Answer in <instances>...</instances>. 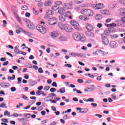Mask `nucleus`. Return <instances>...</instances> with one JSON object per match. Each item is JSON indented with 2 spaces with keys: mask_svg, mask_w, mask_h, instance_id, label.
Masks as SVG:
<instances>
[{
  "mask_svg": "<svg viewBox=\"0 0 125 125\" xmlns=\"http://www.w3.org/2000/svg\"><path fill=\"white\" fill-rule=\"evenodd\" d=\"M73 38L75 41H78V42L81 41V42H83L85 40V37L83 35H81V34L75 32L73 35Z\"/></svg>",
  "mask_w": 125,
  "mask_h": 125,
  "instance_id": "nucleus-1",
  "label": "nucleus"
},
{
  "mask_svg": "<svg viewBox=\"0 0 125 125\" xmlns=\"http://www.w3.org/2000/svg\"><path fill=\"white\" fill-rule=\"evenodd\" d=\"M92 7L93 9H95V10H98L99 9H103L105 7V5L103 3H98L93 4Z\"/></svg>",
  "mask_w": 125,
  "mask_h": 125,
  "instance_id": "nucleus-2",
  "label": "nucleus"
},
{
  "mask_svg": "<svg viewBox=\"0 0 125 125\" xmlns=\"http://www.w3.org/2000/svg\"><path fill=\"white\" fill-rule=\"evenodd\" d=\"M61 4H62V1H57L55 2V5L54 6L51 7V9H52V10L56 11V10H58L59 9V6H60Z\"/></svg>",
  "mask_w": 125,
  "mask_h": 125,
  "instance_id": "nucleus-3",
  "label": "nucleus"
},
{
  "mask_svg": "<svg viewBox=\"0 0 125 125\" xmlns=\"http://www.w3.org/2000/svg\"><path fill=\"white\" fill-rule=\"evenodd\" d=\"M36 29L41 34H46V28L41 25L36 26Z\"/></svg>",
  "mask_w": 125,
  "mask_h": 125,
  "instance_id": "nucleus-4",
  "label": "nucleus"
},
{
  "mask_svg": "<svg viewBox=\"0 0 125 125\" xmlns=\"http://www.w3.org/2000/svg\"><path fill=\"white\" fill-rule=\"evenodd\" d=\"M73 1H70L69 3H63L62 6L65 9H73Z\"/></svg>",
  "mask_w": 125,
  "mask_h": 125,
  "instance_id": "nucleus-5",
  "label": "nucleus"
},
{
  "mask_svg": "<svg viewBox=\"0 0 125 125\" xmlns=\"http://www.w3.org/2000/svg\"><path fill=\"white\" fill-rule=\"evenodd\" d=\"M101 36L102 37V40L104 44L105 45H107V44H109V39H108L106 37L104 36V34H101Z\"/></svg>",
  "mask_w": 125,
  "mask_h": 125,
  "instance_id": "nucleus-6",
  "label": "nucleus"
},
{
  "mask_svg": "<svg viewBox=\"0 0 125 125\" xmlns=\"http://www.w3.org/2000/svg\"><path fill=\"white\" fill-rule=\"evenodd\" d=\"M64 30H65L66 32H68V33H71V32H73V31H74V29H73V28H72V26L68 24H65V26H64Z\"/></svg>",
  "mask_w": 125,
  "mask_h": 125,
  "instance_id": "nucleus-7",
  "label": "nucleus"
},
{
  "mask_svg": "<svg viewBox=\"0 0 125 125\" xmlns=\"http://www.w3.org/2000/svg\"><path fill=\"white\" fill-rule=\"evenodd\" d=\"M48 21L50 25H55L57 23L56 18L54 17L50 18Z\"/></svg>",
  "mask_w": 125,
  "mask_h": 125,
  "instance_id": "nucleus-8",
  "label": "nucleus"
},
{
  "mask_svg": "<svg viewBox=\"0 0 125 125\" xmlns=\"http://www.w3.org/2000/svg\"><path fill=\"white\" fill-rule=\"evenodd\" d=\"M117 13L122 16H125V8H122L118 10Z\"/></svg>",
  "mask_w": 125,
  "mask_h": 125,
  "instance_id": "nucleus-9",
  "label": "nucleus"
},
{
  "mask_svg": "<svg viewBox=\"0 0 125 125\" xmlns=\"http://www.w3.org/2000/svg\"><path fill=\"white\" fill-rule=\"evenodd\" d=\"M117 24L118 26H119V27H125V22L123 21L118 20Z\"/></svg>",
  "mask_w": 125,
  "mask_h": 125,
  "instance_id": "nucleus-10",
  "label": "nucleus"
},
{
  "mask_svg": "<svg viewBox=\"0 0 125 125\" xmlns=\"http://www.w3.org/2000/svg\"><path fill=\"white\" fill-rule=\"evenodd\" d=\"M49 35L51 38H57L58 36H59V34H58V32L56 31H54L50 32L49 33Z\"/></svg>",
  "mask_w": 125,
  "mask_h": 125,
  "instance_id": "nucleus-11",
  "label": "nucleus"
},
{
  "mask_svg": "<svg viewBox=\"0 0 125 125\" xmlns=\"http://www.w3.org/2000/svg\"><path fill=\"white\" fill-rule=\"evenodd\" d=\"M44 4L45 6H51L52 5V1L51 0H45Z\"/></svg>",
  "mask_w": 125,
  "mask_h": 125,
  "instance_id": "nucleus-12",
  "label": "nucleus"
},
{
  "mask_svg": "<svg viewBox=\"0 0 125 125\" xmlns=\"http://www.w3.org/2000/svg\"><path fill=\"white\" fill-rule=\"evenodd\" d=\"M101 13L103 15H106L108 16V15H110V12L107 10H103L101 11Z\"/></svg>",
  "mask_w": 125,
  "mask_h": 125,
  "instance_id": "nucleus-13",
  "label": "nucleus"
},
{
  "mask_svg": "<svg viewBox=\"0 0 125 125\" xmlns=\"http://www.w3.org/2000/svg\"><path fill=\"white\" fill-rule=\"evenodd\" d=\"M86 28L88 31H92L93 30V26L89 23L86 24Z\"/></svg>",
  "mask_w": 125,
  "mask_h": 125,
  "instance_id": "nucleus-14",
  "label": "nucleus"
},
{
  "mask_svg": "<svg viewBox=\"0 0 125 125\" xmlns=\"http://www.w3.org/2000/svg\"><path fill=\"white\" fill-rule=\"evenodd\" d=\"M109 45L112 48H115L117 46V42L115 41H111L109 43Z\"/></svg>",
  "mask_w": 125,
  "mask_h": 125,
  "instance_id": "nucleus-15",
  "label": "nucleus"
},
{
  "mask_svg": "<svg viewBox=\"0 0 125 125\" xmlns=\"http://www.w3.org/2000/svg\"><path fill=\"white\" fill-rule=\"evenodd\" d=\"M88 10V9H82L81 11V13L83 15H85V16H87Z\"/></svg>",
  "mask_w": 125,
  "mask_h": 125,
  "instance_id": "nucleus-16",
  "label": "nucleus"
},
{
  "mask_svg": "<svg viewBox=\"0 0 125 125\" xmlns=\"http://www.w3.org/2000/svg\"><path fill=\"white\" fill-rule=\"evenodd\" d=\"M14 52L15 53H16V54H20V50H19V46H16L14 49Z\"/></svg>",
  "mask_w": 125,
  "mask_h": 125,
  "instance_id": "nucleus-17",
  "label": "nucleus"
},
{
  "mask_svg": "<svg viewBox=\"0 0 125 125\" xmlns=\"http://www.w3.org/2000/svg\"><path fill=\"white\" fill-rule=\"evenodd\" d=\"M85 35L87 37H94V34L91 31H86Z\"/></svg>",
  "mask_w": 125,
  "mask_h": 125,
  "instance_id": "nucleus-18",
  "label": "nucleus"
},
{
  "mask_svg": "<svg viewBox=\"0 0 125 125\" xmlns=\"http://www.w3.org/2000/svg\"><path fill=\"white\" fill-rule=\"evenodd\" d=\"M10 85V84L9 83H0V86L2 87H8Z\"/></svg>",
  "mask_w": 125,
  "mask_h": 125,
  "instance_id": "nucleus-19",
  "label": "nucleus"
},
{
  "mask_svg": "<svg viewBox=\"0 0 125 125\" xmlns=\"http://www.w3.org/2000/svg\"><path fill=\"white\" fill-rule=\"evenodd\" d=\"M70 23L71 25L74 27H78V26H79V23H78L77 21L73 20L70 21Z\"/></svg>",
  "mask_w": 125,
  "mask_h": 125,
  "instance_id": "nucleus-20",
  "label": "nucleus"
},
{
  "mask_svg": "<svg viewBox=\"0 0 125 125\" xmlns=\"http://www.w3.org/2000/svg\"><path fill=\"white\" fill-rule=\"evenodd\" d=\"M79 18L83 21H88L89 20V18L86 16H79Z\"/></svg>",
  "mask_w": 125,
  "mask_h": 125,
  "instance_id": "nucleus-21",
  "label": "nucleus"
},
{
  "mask_svg": "<svg viewBox=\"0 0 125 125\" xmlns=\"http://www.w3.org/2000/svg\"><path fill=\"white\" fill-rule=\"evenodd\" d=\"M66 24H63L62 23L60 22L58 23V26L61 30H64Z\"/></svg>",
  "mask_w": 125,
  "mask_h": 125,
  "instance_id": "nucleus-22",
  "label": "nucleus"
},
{
  "mask_svg": "<svg viewBox=\"0 0 125 125\" xmlns=\"http://www.w3.org/2000/svg\"><path fill=\"white\" fill-rule=\"evenodd\" d=\"M93 14H94V12H93V11L90 9H88L87 16H92Z\"/></svg>",
  "mask_w": 125,
  "mask_h": 125,
  "instance_id": "nucleus-23",
  "label": "nucleus"
},
{
  "mask_svg": "<svg viewBox=\"0 0 125 125\" xmlns=\"http://www.w3.org/2000/svg\"><path fill=\"white\" fill-rule=\"evenodd\" d=\"M57 92L58 93H65V92H66V90H65V88L64 87H62V88H61L60 89L58 90L57 91Z\"/></svg>",
  "mask_w": 125,
  "mask_h": 125,
  "instance_id": "nucleus-24",
  "label": "nucleus"
},
{
  "mask_svg": "<svg viewBox=\"0 0 125 125\" xmlns=\"http://www.w3.org/2000/svg\"><path fill=\"white\" fill-rule=\"evenodd\" d=\"M112 30V29H111V28H109L108 30H105L104 32V35H105V36H109L110 35V31L112 32V31L111 30Z\"/></svg>",
  "mask_w": 125,
  "mask_h": 125,
  "instance_id": "nucleus-25",
  "label": "nucleus"
},
{
  "mask_svg": "<svg viewBox=\"0 0 125 125\" xmlns=\"http://www.w3.org/2000/svg\"><path fill=\"white\" fill-rule=\"evenodd\" d=\"M28 27L29 28V29H30V30L33 31V30L35 29V25H34V24L33 23H30V24L28 25Z\"/></svg>",
  "mask_w": 125,
  "mask_h": 125,
  "instance_id": "nucleus-26",
  "label": "nucleus"
},
{
  "mask_svg": "<svg viewBox=\"0 0 125 125\" xmlns=\"http://www.w3.org/2000/svg\"><path fill=\"white\" fill-rule=\"evenodd\" d=\"M59 13L61 14V15H64V14H65V10L63 8H61L59 10Z\"/></svg>",
  "mask_w": 125,
  "mask_h": 125,
  "instance_id": "nucleus-27",
  "label": "nucleus"
},
{
  "mask_svg": "<svg viewBox=\"0 0 125 125\" xmlns=\"http://www.w3.org/2000/svg\"><path fill=\"white\" fill-rule=\"evenodd\" d=\"M59 18L62 22L66 21V16H59Z\"/></svg>",
  "mask_w": 125,
  "mask_h": 125,
  "instance_id": "nucleus-28",
  "label": "nucleus"
},
{
  "mask_svg": "<svg viewBox=\"0 0 125 125\" xmlns=\"http://www.w3.org/2000/svg\"><path fill=\"white\" fill-rule=\"evenodd\" d=\"M59 41H61V42H65V41H66V37H64V36H60L59 38Z\"/></svg>",
  "mask_w": 125,
  "mask_h": 125,
  "instance_id": "nucleus-29",
  "label": "nucleus"
},
{
  "mask_svg": "<svg viewBox=\"0 0 125 125\" xmlns=\"http://www.w3.org/2000/svg\"><path fill=\"white\" fill-rule=\"evenodd\" d=\"M88 110L86 108H83L79 111V113H87Z\"/></svg>",
  "mask_w": 125,
  "mask_h": 125,
  "instance_id": "nucleus-30",
  "label": "nucleus"
},
{
  "mask_svg": "<svg viewBox=\"0 0 125 125\" xmlns=\"http://www.w3.org/2000/svg\"><path fill=\"white\" fill-rule=\"evenodd\" d=\"M33 14H35V15H38V14H39V11H38V10H36L35 8H33Z\"/></svg>",
  "mask_w": 125,
  "mask_h": 125,
  "instance_id": "nucleus-31",
  "label": "nucleus"
},
{
  "mask_svg": "<svg viewBox=\"0 0 125 125\" xmlns=\"http://www.w3.org/2000/svg\"><path fill=\"white\" fill-rule=\"evenodd\" d=\"M7 115L8 117H10V112H8V111L6 110L4 112V116H6Z\"/></svg>",
  "mask_w": 125,
  "mask_h": 125,
  "instance_id": "nucleus-32",
  "label": "nucleus"
},
{
  "mask_svg": "<svg viewBox=\"0 0 125 125\" xmlns=\"http://www.w3.org/2000/svg\"><path fill=\"white\" fill-rule=\"evenodd\" d=\"M47 15H52L53 14V11L51 10H48L47 11Z\"/></svg>",
  "mask_w": 125,
  "mask_h": 125,
  "instance_id": "nucleus-33",
  "label": "nucleus"
},
{
  "mask_svg": "<svg viewBox=\"0 0 125 125\" xmlns=\"http://www.w3.org/2000/svg\"><path fill=\"white\" fill-rule=\"evenodd\" d=\"M65 16H72V13L71 11H67L65 13Z\"/></svg>",
  "mask_w": 125,
  "mask_h": 125,
  "instance_id": "nucleus-34",
  "label": "nucleus"
},
{
  "mask_svg": "<svg viewBox=\"0 0 125 125\" xmlns=\"http://www.w3.org/2000/svg\"><path fill=\"white\" fill-rule=\"evenodd\" d=\"M7 108V106H6V104L4 103H2L1 104H0V108Z\"/></svg>",
  "mask_w": 125,
  "mask_h": 125,
  "instance_id": "nucleus-35",
  "label": "nucleus"
},
{
  "mask_svg": "<svg viewBox=\"0 0 125 125\" xmlns=\"http://www.w3.org/2000/svg\"><path fill=\"white\" fill-rule=\"evenodd\" d=\"M72 55H73V56H83V54L81 53H73L72 54Z\"/></svg>",
  "mask_w": 125,
  "mask_h": 125,
  "instance_id": "nucleus-36",
  "label": "nucleus"
},
{
  "mask_svg": "<svg viewBox=\"0 0 125 125\" xmlns=\"http://www.w3.org/2000/svg\"><path fill=\"white\" fill-rule=\"evenodd\" d=\"M83 0H75V2L77 3V4H80L82 3H83Z\"/></svg>",
  "mask_w": 125,
  "mask_h": 125,
  "instance_id": "nucleus-37",
  "label": "nucleus"
},
{
  "mask_svg": "<svg viewBox=\"0 0 125 125\" xmlns=\"http://www.w3.org/2000/svg\"><path fill=\"white\" fill-rule=\"evenodd\" d=\"M28 6L26 5H23L21 7L22 10H28Z\"/></svg>",
  "mask_w": 125,
  "mask_h": 125,
  "instance_id": "nucleus-38",
  "label": "nucleus"
},
{
  "mask_svg": "<svg viewBox=\"0 0 125 125\" xmlns=\"http://www.w3.org/2000/svg\"><path fill=\"white\" fill-rule=\"evenodd\" d=\"M102 51L101 50H99L98 51H96V52H94L93 54L95 55L96 56H98L99 55V53Z\"/></svg>",
  "mask_w": 125,
  "mask_h": 125,
  "instance_id": "nucleus-39",
  "label": "nucleus"
},
{
  "mask_svg": "<svg viewBox=\"0 0 125 125\" xmlns=\"http://www.w3.org/2000/svg\"><path fill=\"white\" fill-rule=\"evenodd\" d=\"M86 102H94V100L92 98H89L86 100Z\"/></svg>",
  "mask_w": 125,
  "mask_h": 125,
  "instance_id": "nucleus-40",
  "label": "nucleus"
},
{
  "mask_svg": "<svg viewBox=\"0 0 125 125\" xmlns=\"http://www.w3.org/2000/svg\"><path fill=\"white\" fill-rule=\"evenodd\" d=\"M13 116H14V117H16V118H17V117H21L22 116V114H18L17 113H14L13 114Z\"/></svg>",
  "mask_w": 125,
  "mask_h": 125,
  "instance_id": "nucleus-41",
  "label": "nucleus"
},
{
  "mask_svg": "<svg viewBox=\"0 0 125 125\" xmlns=\"http://www.w3.org/2000/svg\"><path fill=\"white\" fill-rule=\"evenodd\" d=\"M95 18L96 20H98V21H99V20H101V19H102V17H101V16H95Z\"/></svg>",
  "mask_w": 125,
  "mask_h": 125,
  "instance_id": "nucleus-42",
  "label": "nucleus"
},
{
  "mask_svg": "<svg viewBox=\"0 0 125 125\" xmlns=\"http://www.w3.org/2000/svg\"><path fill=\"white\" fill-rule=\"evenodd\" d=\"M49 88H50V87L49 86H45L44 87L43 89L45 91H47V90H48V89H49Z\"/></svg>",
  "mask_w": 125,
  "mask_h": 125,
  "instance_id": "nucleus-43",
  "label": "nucleus"
},
{
  "mask_svg": "<svg viewBox=\"0 0 125 125\" xmlns=\"http://www.w3.org/2000/svg\"><path fill=\"white\" fill-rule=\"evenodd\" d=\"M19 121L21 122V123L23 122H27V120L25 118H20L19 119Z\"/></svg>",
  "mask_w": 125,
  "mask_h": 125,
  "instance_id": "nucleus-44",
  "label": "nucleus"
},
{
  "mask_svg": "<svg viewBox=\"0 0 125 125\" xmlns=\"http://www.w3.org/2000/svg\"><path fill=\"white\" fill-rule=\"evenodd\" d=\"M12 76H13V77H9V76L8 78V80H14L15 79V75H13Z\"/></svg>",
  "mask_w": 125,
  "mask_h": 125,
  "instance_id": "nucleus-45",
  "label": "nucleus"
},
{
  "mask_svg": "<svg viewBox=\"0 0 125 125\" xmlns=\"http://www.w3.org/2000/svg\"><path fill=\"white\" fill-rule=\"evenodd\" d=\"M119 2L121 3V4H123V5H125V0H120Z\"/></svg>",
  "mask_w": 125,
  "mask_h": 125,
  "instance_id": "nucleus-46",
  "label": "nucleus"
},
{
  "mask_svg": "<svg viewBox=\"0 0 125 125\" xmlns=\"http://www.w3.org/2000/svg\"><path fill=\"white\" fill-rule=\"evenodd\" d=\"M38 72L39 73H40V74H42V73H43V70H42V67H40L38 69Z\"/></svg>",
  "mask_w": 125,
  "mask_h": 125,
  "instance_id": "nucleus-47",
  "label": "nucleus"
},
{
  "mask_svg": "<svg viewBox=\"0 0 125 125\" xmlns=\"http://www.w3.org/2000/svg\"><path fill=\"white\" fill-rule=\"evenodd\" d=\"M56 89L55 88H51L50 89V92H55Z\"/></svg>",
  "mask_w": 125,
  "mask_h": 125,
  "instance_id": "nucleus-48",
  "label": "nucleus"
},
{
  "mask_svg": "<svg viewBox=\"0 0 125 125\" xmlns=\"http://www.w3.org/2000/svg\"><path fill=\"white\" fill-rule=\"evenodd\" d=\"M110 27L111 28H114V27H117V24L115 23H110Z\"/></svg>",
  "mask_w": 125,
  "mask_h": 125,
  "instance_id": "nucleus-49",
  "label": "nucleus"
},
{
  "mask_svg": "<svg viewBox=\"0 0 125 125\" xmlns=\"http://www.w3.org/2000/svg\"><path fill=\"white\" fill-rule=\"evenodd\" d=\"M18 83H21V82H22V78L21 77L18 78Z\"/></svg>",
  "mask_w": 125,
  "mask_h": 125,
  "instance_id": "nucleus-50",
  "label": "nucleus"
},
{
  "mask_svg": "<svg viewBox=\"0 0 125 125\" xmlns=\"http://www.w3.org/2000/svg\"><path fill=\"white\" fill-rule=\"evenodd\" d=\"M77 81L80 83H83V80L82 79H79L77 80Z\"/></svg>",
  "mask_w": 125,
  "mask_h": 125,
  "instance_id": "nucleus-51",
  "label": "nucleus"
},
{
  "mask_svg": "<svg viewBox=\"0 0 125 125\" xmlns=\"http://www.w3.org/2000/svg\"><path fill=\"white\" fill-rule=\"evenodd\" d=\"M52 86H54V87H57V83H56V82H54L52 83Z\"/></svg>",
  "mask_w": 125,
  "mask_h": 125,
  "instance_id": "nucleus-52",
  "label": "nucleus"
},
{
  "mask_svg": "<svg viewBox=\"0 0 125 125\" xmlns=\"http://www.w3.org/2000/svg\"><path fill=\"white\" fill-rule=\"evenodd\" d=\"M101 80H102V76H98L97 78V80L99 82L101 81Z\"/></svg>",
  "mask_w": 125,
  "mask_h": 125,
  "instance_id": "nucleus-53",
  "label": "nucleus"
},
{
  "mask_svg": "<svg viewBox=\"0 0 125 125\" xmlns=\"http://www.w3.org/2000/svg\"><path fill=\"white\" fill-rule=\"evenodd\" d=\"M23 21L25 22V23H31L30 20H28L27 19H23Z\"/></svg>",
  "mask_w": 125,
  "mask_h": 125,
  "instance_id": "nucleus-54",
  "label": "nucleus"
},
{
  "mask_svg": "<svg viewBox=\"0 0 125 125\" xmlns=\"http://www.w3.org/2000/svg\"><path fill=\"white\" fill-rule=\"evenodd\" d=\"M16 19H17V21H18L19 23H21V19L19 17H16Z\"/></svg>",
  "mask_w": 125,
  "mask_h": 125,
  "instance_id": "nucleus-55",
  "label": "nucleus"
},
{
  "mask_svg": "<svg viewBox=\"0 0 125 125\" xmlns=\"http://www.w3.org/2000/svg\"><path fill=\"white\" fill-rule=\"evenodd\" d=\"M11 90L12 92L16 91V88L15 87H12L11 88Z\"/></svg>",
  "mask_w": 125,
  "mask_h": 125,
  "instance_id": "nucleus-56",
  "label": "nucleus"
},
{
  "mask_svg": "<svg viewBox=\"0 0 125 125\" xmlns=\"http://www.w3.org/2000/svg\"><path fill=\"white\" fill-rule=\"evenodd\" d=\"M22 98L24 99V100H27V101L29 100V98H28L25 95H23Z\"/></svg>",
  "mask_w": 125,
  "mask_h": 125,
  "instance_id": "nucleus-57",
  "label": "nucleus"
},
{
  "mask_svg": "<svg viewBox=\"0 0 125 125\" xmlns=\"http://www.w3.org/2000/svg\"><path fill=\"white\" fill-rule=\"evenodd\" d=\"M111 21H112V19L109 18V19H107L106 20L105 22H106V23H109V22H111Z\"/></svg>",
  "mask_w": 125,
  "mask_h": 125,
  "instance_id": "nucleus-58",
  "label": "nucleus"
},
{
  "mask_svg": "<svg viewBox=\"0 0 125 125\" xmlns=\"http://www.w3.org/2000/svg\"><path fill=\"white\" fill-rule=\"evenodd\" d=\"M63 119L64 120H68V119H69V117H68V115H65L64 116H63Z\"/></svg>",
  "mask_w": 125,
  "mask_h": 125,
  "instance_id": "nucleus-59",
  "label": "nucleus"
},
{
  "mask_svg": "<svg viewBox=\"0 0 125 125\" xmlns=\"http://www.w3.org/2000/svg\"><path fill=\"white\" fill-rule=\"evenodd\" d=\"M97 27H98V28H102V24L98 23L97 25Z\"/></svg>",
  "mask_w": 125,
  "mask_h": 125,
  "instance_id": "nucleus-60",
  "label": "nucleus"
},
{
  "mask_svg": "<svg viewBox=\"0 0 125 125\" xmlns=\"http://www.w3.org/2000/svg\"><path fill=\"white\" fill-rule=\"evenodd\" d=\"M8 61H6L5 62H4L3 63V66H7V65H8Z\"/></svg>",
  "mask_w": 125,
  "mask_h": 125,
  "instance_id": "nucleus-61",
  "label": "nucleus"
},
{
  "mask_svg": "<svg viewBox=\"0 0 125 125\" xmlns=\"http://www.w3.org/2000/svg\"><path fill=\"white\" fill-rule=\"evenodd\" d=\"M36 94H37V95H41L42 94V91L39 90L37 92H36Z\"/></svg>",
  "mask_w": 125,
  "mask_h": 125,
  "instance_id": "nucleus-62",
  "label": "nucleus"
},
{
  "mask_svg": "<svg viewBox=\"0 0 125 125\" xmlns=\"http://www.w3.org/2000/svg\"><path fill=\"white\" fill-rule=\"evenodd\" d=\"M1 121L4 122V123H8V121L7 119H1Z\"/></svg>",
  "mask_w": 125,
  "mask_h": 125,
  "instance_id": "nucleus-63",
  "label": "nucleus"
},
{
  "mask_svg": "<svg viewBox=\"0 0 125 125\" xmlns=\"http://www.w3.org/2000/svg\"><path fill=\"white\" fill-rule=\"evenodd\" d=\"M91 106H93V107H97V104L95 103H92L91 104Z\"/></svg>",
  "mask_w": 125,
  "mask_h": 125,
  "instance_id": "nucleus-64",
  "label": "nucleus"
}]
</instances>
